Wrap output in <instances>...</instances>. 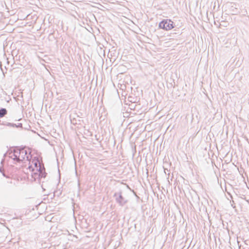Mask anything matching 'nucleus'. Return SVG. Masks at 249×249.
I'll return each mask as SVG.
<instances>
[{
	"label": "nucleus",
	"mask_w": 249,
	"mask_h": 249,
	"mask_svg": "<svg viewBox=\"0 0 249 249\" xmlns=\"http://www.w3.org/2000/svg\"><path fill=\"white\" fill-rule=\"evenodd\" d=\"M28 169L32 177L35 179L39 178L42 173V168L40 163L37 159H34L29 161Z\"/></svg>",
	"instance_id": "nucleus-1"
},
{
	"label": "nucleus",
	"mask_w": 249,
	"mask_h": 249,
	"mask_svg": "<svg viewBox=\"0 0 249 249\" xmlns=\"http://www.w3.org/2000/svg\"><path fill=\"white\" fill-rule=\"evenodd\" d=\"M159 26L160 29L168 31L174 28V23L170 19H164L160 22Z\"/></svg>",
	"instance_id": "nucleus-3"
},
{
	"label": "nucleus",
	"mask_w": 249,
	"mask_h": 249,
	"mask_svg": "<svg viewBox=\"0 0 249 249\" xmlns=\"http://www.w3.org/2000/svg\"><path fill=\"white\" fill-rule=\"evenodd\" d=\"M7 113V111L4 108H2L0 109V117H3Z\"/></svg>",
	"instance_id": "nucleus-4"
},
{
	"label": "nucleus",
	"mask_w": 249,
	"mask_h": 249,
	"mask_svg": "<svg viewBox=\"0 0 249 249\" xmlns=\"http://www.w3.org/2000/svg\"><path fill=\"white\" fill-rule=\"evenodd\" d=\"M29 156L26 149L17 148L13 150L12 157L14 160L19 161L28 160Z\"/></svg>",
	"instance_id": "nucleus-2"
}]
</instances>
